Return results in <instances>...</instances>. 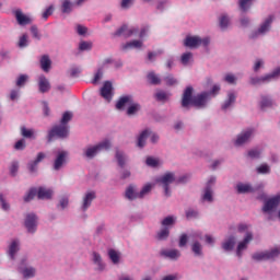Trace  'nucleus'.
<instances>
[{"instance_id": "46", "label": "nucleus", "mask_w": 280, "mask_h": 280, "mask_svg": "<svg viewBox=\"0 0 280 280\" xmlns=\"http://www.w3.org/2000/svg\"><path fill=\"white\" fill-rule=\"evenodd\" d=\"M34 275H36L35 268H25L23 270V277H25V279H30V278L34 277Z\"/></svg>"}, {"instance_id": "39", "label": "nucleus", "mask_w": 280, "mask_h": 280, "mask_svg": "<svg viewBox=\"0 0 280 280\" xmlns=\"http://www.w3.org/2000/svg\"><path fill=\"white\" fill-rule=\"evenodd\" d=\"M164 82L166 83V86H174L175 84H178V81L172 74L165 77Z\"/></svg>"}, {"instance_id": "41", "label": "nucleus", "mask_w": 280, "mask_h": 280, "mask_svg": "<svg viewBox=\"0 0 280 280\" xmlns=\"http://www.w3.org/2000/svg\"><path fill=\"white\" fill-rule=\"evenodd\" d=\"M109 259L113 261V264H117L119 261V254L115 249L108 250Z\"/></svg>"}, {"instance_id": "19", "label": "nucleus", "mask_w": 280, "mask_h": 280, "mask_svg": "<svg viewBox=\"0 0 280 280\" xmlns=\"http://www.w3.org/2000/svg\"><path fill=\"white\" fill-rule=\"evenodd\" d=\"M54 196V191L51 189L39 187L37 190V198L39 200H49Z\"/></svg>"}, {"instance_id": "47", "label": "nucleus", "mask_w": 280, "mask_h": 280, "mask_svg": "<svg viewBox=\"0 0 280 280\" xmlns=\"http://www.w3.org/2000/svg\"><path fill=\"white\" fill-rule=\"evenodd\" d=\"M203 200H207L208 202H213V192L211 191V188L207 187L206 191L203 194Z\"/></svg>"}, {"instance_id": "17", "label": "nucleus", "mask_w": 280, "mask_h": 280, "mask_svg": "<svg viewBox=\"0 0 280 280\" xmlns=\"http://www.w3.org/2000/svg\"><path fill=\"white\" fill-rule=\"evenodd\" d=\"M160 255L166 259L176 260L178 257H180V252L178 249H162Z\"/></svg>"}, {"instance_id": "18", "label": "nucleus", "mask_w": 280, "mask_h": 280, "mask_svg": "<svg viewBox=\"0 0 280 280\" xmlns=\"http://www.w3.org/2000/svg\"><path fill=\"white\" fill-rule=\"evenodd\" d=\"M38 88H39V93H48L49 89H51V84L49 83V80H47L45 75L39 77Z\"/></svg>"}, {"instance_id": "42", "label": "nucleus", "mask_w": 280, "mask_h": 280, "mask_svg": "<svg viewBox=\"0 0 280 280\" xmlns=\"http://www.w3.org/2000/svg\"><path fill=\"white\" fill-rule=\"evenodd\" d=\"M170 237V228H164L158 233L159 240H167Z\"/></svg>"}, {"instance_id": "15", "label": "nucleus", "mask_w": 280, "mask_h": 280, "mask_svg": "<svg viewBox=\"0 0 280 280\" xmlns=\"http://www.w3.org/2000/svg\"><path fill=\"white\" fill-rule=\"evenodd\" d=\"M95 198H97V196L95 195V191H88L85 194V196L83 197V203H82V211H86V209H89V207H91L93 200H95Z\"/></svg>"}, {"instance_id": "5", "label": "nucleus", "mask_w": 280, "mask_h": 280, "mask_svg": "<svg viewBox=\"0 0 280 280\" xmlns=\"http://www.w3.org/2000/svg\"><path fill=\"white\" fill-rule=\"evenodd\" d=\"M174 180H176V176L172 172L165 173L161 178L158 179V183L162 185L166 197L172 196V192L170 191V185H172Z\"/></svg>"}, {"instance_id": "60", "label": "nucleus", "mask_w": 280, "mask_h": 280, "mask_svg": "<svg viewBox=\"0 0 280 280\" xmlns=\"http://www.w3.org/2000/svg\"><path fill=\"white\" fill-rule=\"evenodd\" d=\"M14 150H25V139L19 140V141L14 144Z\"/></svg>"}, {"instance_id": "12", "label": "nucleus", "mask_w": 280, "mask_h": 280, "mask_svg": "<svg viewBox=\"0 0 280 280\" xmlns=\"http://www.w3.org/2000/svg\"><path fill=\"white\" fill-rule=\"evenodd\" d=\"M101 95L107 102H110L113 100V83H110V81H106L103 84V88L101 89Z\"/></svg>"}, {"instance_id": "26", "label": "nucleus", "mask_w": 280, "mask_h": 280, "mask_svg": "<svg viewBox=\"0 0 280 280\" xmlns=\"http://www.w3.org/2000/svg\"><path fill=\"white\" fill-rule=\"evenodd\" d=\"M150 137V130L145 129L143 130L140 136L138 137V148H144L145 147V139Z\"/></svg>"}, {"instance_id": "54", "label": "nucleus", "mask_w": 280, "mask_h": 280, "mask_svg": "<svg viewBox=\"0 0 280 280\" xmlns=\"http://www.w3.org/2000/svg\"><path fill=\"white\" fill-rule=\"evenodd\" d=\"M173 224H174V218L173 217H166L162 221V226H164V229H167V226H173Z\"/></svg>"}, {"instance_id": "22", "label": "nucleus", "mask_w": 280, "mask_h": 280, "mask_svg": "<svg viewBox=\"0 0 280 280\" xmlns=\"http://www.w3.org/2000/svg\"><path fill=\"white\" fill-rule=\"evenodd\" d=\"M272 21H273L272 15L267 18L262 23V25H260V27L258 28V34H266V32L270 30V25H272Z\"/></svg>"}, {"instance_id": "1", "label": "nucleus", "mask_w": 280, "mask_h": 280, "mask_svg": "<svg viewBox=\"0 0 280 280\" xmlns=\"http://www.w3.org/2000/svg\"><path fill=\"white\" fill-rule=\"evenodd\" d=\"M207 100H209V93L203 92L194 96V88L187 86L184 91L182 97L183 108H189V106H196V108H202L207 105Z\"/></svg>"}, {"instance_id": "16", "label": "nucleus", "mask_w": 280, "mask_h": 280, "mask_svg": "<svg viewBox=\"0 0 280 280\" xmlns=\"http://www.w3.org/2000/svg\"><path fill=\"white\" fill-rule=\"evenodd\" d=\"M14 16L19 23V25H30L32 23V19L25 14L20 9L14 11Z\"/></svg>"}, {"instance_id": "4", "label": "nucleus", "mask_w": 280, "mask_h": 280, "mask_svg": "<svg viewBox=\"0 0 280 280\" xmlns=\"http://www.w3.org/2000/svg\"><path fill=\"white\" fill-rule=\"evenodd\" d=\"M68 136H69V126L67 125L55 126L48 132V143H51L55 137H58L59 139H65Z\"/></svg>"}, {"instance_id": "9", "label": "nucleus", "mask_w": 280, "mask_h": 280, "mask_svg": "<svg viewBox=\"0 0 280 280\" xmlns=\"http://www.w3.org/2000/svg\"><path fill=\"white\" fill-rule=\"evenodd\" d=\"M253 242V233L247 232L244 240L238 243L237 248H236V255L237 257H242V250H246L248 248V244Z\"/></svg>"}, {"instance_id": "2", "label": "nucleus", "mask_w": 280, "mask_h": 280, "mask_svg": "<svg viewBox=\"0 0 280 280\" xmlns=\"http://www.w3.org/2000/svg\"><path fill=\"white\" fill-rule=\"evenodd\" d=\"M280 255V248L276 247L271 250L255 253L252 256L254 261H268V259H277Z\"/></svg>"}, {"instance_id": "62", "label": "nucleus", "mask_w": 280, "mask_h": 280, "mask_svg": "<svg viewBox=\"0 0 280 280\" xmlns=\"http://www.w3.org/2000/svg\"><path fill=\"white\" fill-rule=\"evenodd\" d=\"M186 218L189 220L191 218H198V211L189 209L186 211Z\"/></svg>"}, {"instance_id": "25", "label": "nucleus", "mask_w": 280, "mask_h": 280, "mask_svg": "<svg viewBox=\"0 0 280 280\" xmlns=\"http://www.w3.org/2000/svg\"><path fill=\"white\" fill-rule=\"evenodd\" d=\"M18 250H19V241H16V240L12 241L11 244L9 245V252H8L9 257L11 259H14Z\"/></svg>"}, {"instance_id": "8", "label": "nucleus", "mask_w": 280, "mask_h": 280, "mask_svg": "<svg viewBox=\"0 0 280 280\" xmlns=\"http://www.w3.org/2000/svg\"><path fill=\"white\" fill-rule=\"evenodd\" d=\"M67 156H69V152H67V151H59L57 153V156L54 162L55 172H58L59 170H61L62 165H65V163H67Z\"/></svg>"}, {"instance_id": "38", "label": "nucleus", "mask_w": 280, "mask_h": 280, "mask_svg": "<svg viewBox=\"0 0 280 280\" xmlns=\"http://www.w3.org/2000/svg\"><path fill=\"white\" fill-rule=\"evenodd\" d=\"M279 75H280V67L276 68L271 73L265 75L264 80H268V82H270V80L275 78H279Z\"/></svg>"}, {"instance_id": "57", "label": "nucleus", "mask_w": 280, "mask_h": 280, "mask_svg": "<svg viewBox=\"0 0 280 280\" xmlns=\"http://www.w3.org/2000/svg\"><path fill=\"white\" fill-rule=\"evenodd\" d=\"M31 33L33 34V38L40 40V33L38 32V27L36 25L31 27Z\"/></svg>"}, {"instance_id": "59", "label": "nucleus", "mask_w": 280, "mask_h": 280, "mask_svg": "<svg viewBox=\"0 0 280 280\" xmlns=\"http://www.w3.org/2000/svg\"><path fill=\"white\" fill-rule=\"evenodd\" d=\"M51 14H54V7H48L45 12L43 13V19H45V21H47V19H49V16H51Z\"/></svg>"}, {"instance_id": "61", "label": "nucleus", "mask_w": 280, "mask_h": 280, "mask_svg": "<svg viewBox=\"0 0 280 280\" xmlns=\"http://www.w3.org/2000/svg\"><path fill=\"white\" fill-rule=\"evenodd\" d=\"M260 154H261V152L259 150H257V149L250 150L248 152V156L250 159H259Z\"/></svg>"}, {"instance_id": "49", "label": "nucleus", "mask_w": 280, "mask_h": 280, "mask_svg": "<svg viewBox=\"0 0 280 280\" xmlns=\"http://www.w3.org/2000/svg\"><path fill=\"white\" fill-rule=\"evenodd\" d=\"M250 1H253V0H240V9L243 12H246L248 10V8H250Z\"/></svg>"}, {"instance_id": "32", "label": "nucleus", "mask_w": 280, "mask_h": 280, "mask_svg": "<svg viewBox=\"0 0 280 280\" xmlns=\"http://www.w3.org/2000/svg\"><path fill=\"white\" fill-rule=\"evenodd\" d=\"M231 104H235V94L232 92L228 94V100L222 105V110H226V108H230Z\"/></svg>"}, {"instance_id": "6", "label": "nucleus", "mask_w": 280, "mask_h": 280, "mask_svg": "<svg viewBox=\"0 0 280 280\" xmlns=\"http://www.w3.org/2000/svg\"><path fill=\"white\" fill-rule=\"evenodd\" d=\"M185 47H190V49H194L196 47H200V45H203V47H207L209 45V38H200L198 36H187L184 40Z\"/></svg>"}, {"instance_id": "30", "label": "nucleus", "mask_w": 280, "mask_h": 280, "mask_svg": "<svg viewBox=\"0 0 280 280\" xmlns=\"http://www.w3.org/2000/svg\"><path fill=\"white\" fill-rule=\"evenodd\" d=\"M139 110H141V105H139V103L132 102L131 104H129V107L127 108V115L129 116L137 115Z\"/></svg>"}, {"instance_id": "43", "label": "nucleus", "mask_w": 280, "mask_h": 280, "mask_svg": "<svg viewBox=\"0 0 280 280\" xmlns=\"http://www.w3.org/2000/svg\"><path fill=\"white\" fill-rule=\"evenodd\" d=\"M155 98L158 102H165V100H170V94L164 91H160L155 94Z\"/></svg>"}, {"instance_id": "35", "label": "nucleus", "mask_w": 280, "mask_h": 280, "mask_svg": "<svg viewBox=\"0 0 280 280\" xmlns=\"http://www.w3.org/2000/svg\"><path fill=\"white\" fill-rule=\"evenodd\" d=\"M116 159H117L118 165L120 167H124V165H126V156H124V152L117 150L116 151Z\"/></svg>"}, {"instance_id": "10", "label": "nucleus", "mask_w": 280, "mask_h": 280, "mask_svg": "<svg viewBox=\"0 0 280 280\" xmlns=\"http://www.w3.org/2000/svg\"><path fill=\"white\" fill-rule=\"evenodd\" d=\"M24 224L28 233H36V224H37L36 214L34 213L27 214Z\"/></svg>"}, {"instance_id": "29", "label": "nucleus", "mask_w": 280, "mask_h": 280, "mask_svg": "<svg viewBox=\"0 0 280 280\" xmlns=\"http://www.w3.org/2000/svg\"><path fill=\"white\" fill-rule=\"evenodd\" d=\"M147 80L149 83L153 84L154 86L161 84V78L154 72H149L147 75Z\"/></svg>"}, {"instance_id": "44", "label": "nucleus", "mask_w": 280, "mask_h": 280, "mask_svg": "<svg viewBox=\"0 0 280 280\" xmlns=\"http://www.w3.org/2000/svg\"><path fill=\"white\" fill-rule=\"evenodd\" d=\"M21 135L25 139H32V137L34 136V131L32 129H27L25 127H22L21 128Z\"/></svg>"}, {"instance_id": "27", "label": "nucleus", "mask_w": 280, "mask_h": 280, "mask_svg": "<svg viewBox=\"0 0 280 280\" xmlns=\"http://www.w3.org/2000/svg\"><path fill=\"white\" fill-rule=\"evenodd\" d=\"M223 250H233L235 248V236H230L224 243H222Z\"/></svg>"}, {"instance_id": "52", "label": "nucleus", "mask_w": 280, "mask_h": 280, "mask_svg": "<svg viewBox=\"0 0 280 280\" xmlns=\"http://www.w3.org/2000/svg\"><path fill=\"white\" fill-rule=\"evenodd\" d=\"M27 74H21L16 80V86H25V82H27Z\"/></svg>"}, {"instance_id": "51", "label": "nucleus", "mask_w": 280, "mask_h": 280, "mask_svg": "<svg viewBox=\"0 0 280 280\" xmlns=\"http://www.w3.org/2000/svg\"><path fill=\"white\" fill-rule=\"evenodd\" d=\"M220 27L221 30H226L229 27V16L222 15L220 18Z\"/></svg>"}, {"instance_id": "33", "label": "nucleus", "mask_w": 280, "mask_h": 280, "mask_svg": "<svg viewBox=\"0 0 280 280\" xmlns=\"http://www.w3.org/2000/svg\"><path fill=\"white\" fill-rule=\"evenodd\" d=\"M36 194H38V190H36V188H31L24 196V202H31V200H34V198H36Z\"/></svg>"}, {"instance_id": "50", "label": "nucleus", "mask_w": 280, "mask_h": 280, "mask_svg": "<svg viewBox=\"0 0 280 280\" xmlns=\"http://www.w3.org/2000/svg\"><path fill=\"white\" fill-rule=\"evenodd\" d=\"M194 55L191 52H185L182 55L180 62L182 65H189L190 58H192Z\"/></svg>"}, {"instance_id": "11", "label": "nucleus", "mask_w": 280, "mask_h": 280, "mask_svg": "<svg viewBox=\"0 0 280 280\" xmlns=\"http://www.w3.org/2000/svg\"><path fill=\"white\" fill-rule=\"evenodd\" d=\"M279 203H280V197H278V195L275 196L273 198L268 199L267 201H265V205L262 207L264 213H268L273 209H277V207H279Z\"/></svg>"}, {"instance_id": "55", "label": "nucleus", "mask_w": 280, "mask_h": 280, "mask_svg": "<svg viewBox=\"0 0 280 280\" xmlns=\"http://www.w3.org/2000/svg\"><path fill=\"white\" fill-rule=\"evenodd\" d=\"M261 108H268L270 106H272V100L264 96L260 103Z\"/></svg>"}, {"instance_id": "13", "label": "nucleus", "mask_w": 280, "mask_h": 280, "mask_svg": "<svg viewBox=\"0 0 280 280\" xmlns=\"http://www.w3.org/2000/svg\"><path fill=\"white\" fill-rule=\"evenodd\" d=\"M253 129H247L246 131H243L241 135H238L235 145H244V143H247V141L250 140V137H253Z\"/></svg>"}, {"instance_id": "64", "label": "nucleus", "mask_w": 280, "mask_h": 280, "mask_svg": "<svg viewBox=\"0 0 280 280\" xmlns=\"http://www.w3.org/2000/svg\"><path fill=\"white\" fill-rule=\"evenodd\" d=\"M225 82H228V84H235V75L233 74H226L224 78Z\"/></svg>"}, {"instance_id": "40", "label": "nucleus", "mask_w": 280, "mask_h": 280, "mask_svg": "<svg viewBox=\"0 0 280 280\" xmlns=\"http://www.w3.org/2000/svg\"><path fill=\"white\" fill-rule=\"evenodd\" d=\"M71 119H73V114H71V112H66L62 115L61 125L67 126V124H69V121H71Z\"/></svg>"}, {"instance_id": "3", "label": "nucleus", "mask_w": 280, "mask_h": 280, "mask_svg": "<svg viewBox=\"0 0 280 280\" xmlns=\"http://www.w3.org/2000/svg\"><path fill=\"white\" fill-rule=\"evenodd\" d=\"M109 148H110V141L105 140L94 147L86 148L84 150V156H86V159H94L97 155V152H102V150H108Z\"/></svg>"}, {"instance_id": "14", "label": "nucleus", "mask_w": 280, "mask_h": 280, "mask_svg": "<svg viewBox=\"0 0 280 280\" xmlns=\"http://www.w3.org/2000/svg\"><path fill=\"white\" fill-rule=\"evenodd\" d=\"M132 104V96L131 95H124L120 96L116 103L117 110H124L126 106H130Z\"/></svg>"}, {"instance_id": "24", "label": "nucleus", "mask_w": 280, "mask_h": 280, "mask_svg": "<svg viewBox=\"0 0 280 280\" xmlns=\"http://www.w3.org/2000/svg\"><path fill=\"white\" fill-rule=\"evenodd\" d=\"M143 47V42L139 39H133L122 46V49H141Z\"/></svg>"}, {"instance_id": "34", "label": "nucleus", "mask_w": 280, "mask_h": 280, "mask_svg": "<svg viewBox=\"0 0 280 280\" xmlns=\"http://www.w3.org/2000/svg\"><path fill=\"white\" fill-rule=\"evenodd\" d=\"M93 261L98 266V270H104V264H102V256L97 253H93Z\"/></svg>"}, {"instance_id": "36", "label": "nucleus", "mask_w": 280, "mask_h": 280, "mask_svg": "<svg viewBox=\"0 0 280 280\" xmlns=\"http://www.w3.org/2000/svg\"><path fill=\"white\" fill-rule=\"evenodd\" d=\"M81 51H91L93 49V43L91 42H81L79 45Z\"/></svg>"}, {"instance_id": "37", "label": "nucleus", "mask_w": 280, "mask_h": 280, "mask_svg": "<svg viewBox=\"0 0 280 280\" xmlns=\"http://www.w3.org/2000/svg\"><path fill=\"white\" fill-rule=\"evenodd\" d=\"M152 191V184H147L143 186L140 192H138L139 198L148 196V192Z\"/></svg>"}, {"instance_id": "53", "label": "nucleus", "mask_w": 280, "mask_h": 280, "mask_svg": "<svg viewBox=\"0 0 280 280\" xmlns=\"http://www.w3.org/2000/svg\"><path fill=\"white\" fill-rule=\"evenodd\" d=\"M145 163L149 167H158L159 166V160H156L152 156L147 158Z\"/></svg>"}, {"instance_id": "31", "label": "nucleus", "mask_w": 280, "mask_h": 280, "mask_svg": "<svg viewBox=\"0 0 280 280\" xmlns=\"http://www.w3.org/2000/svg\"><path fill=\"white\" fill-rule=\"evenodd\" d=\"M191 250L196 257H202V245L200 242L192 243Z\"/></svg>"}, {"instance_id": "48", "label": "nucleus", "mask_w": 280, "mask_h": 280, "mask_svg": "<svg viewBox=\"0 0 280 280\" xmlns=\"http://www.w3.org/2000/svg\"><path fill=\"white\" fill-rule=\"evenodd\" d=\"M28 45V42H27V34H23L20 39H19V43H18V46L23 49L24 47H27Z\"/></svg>"}, {"instance_id": "63", "label": "nucleus", "mask_w": 280, "mask_h": 280, "mask_svg": "<svg viewBox=\"0 0 280 280\" xmlns=\"http://www.w3.org/2000/svg\"><path fill=\"white\" fill-rule=\"evenodd\" d=\"M187 246V234H182L179 237V248Z\"/></svg>"}, {"instance_id": "56", "label": "nucleus", "mask_w": 280, "mask_h": 280, "mask_svg": "<svg viewBox=\"0 0 280 280\" xmlns=\"http://www.w3.org/2000/svg\"><path fill=\"white\" fill-rule=\"evenodd\" d=\"M16 172H19V162H12L10 167L11 176H16Z\"/></svg>"}, {"instance_id": "7", "label": "nucleus", "mask_w": 280, "mask_h": 280, "mask_svg": "<svg viewBox=\"0 0 280 280\" xmlns=\"http://www.w3.org/2000/svg\"><path fill=\"white\" fill-rule=\"evenodd\" d=\"M135 34H139V28L130 27L128 25H122L121 28H118L115 33V36H124L125 38H130V36H135Z\"/></svg>"}, {"instance_id": "58", "label": "nucleus", "mask_w": 280, "mask_h": 280, "mask_svg": "<svg viewBox=\"0 0 280 280\" xmlns=\"http://www.w3.org/2000/svg\"><path fill=\"white\" fill-rule=\"evenodd\" d=\"M0 202L3 211H10V203L5 202V199L3 198V194H0Z\"/></svg>"}, {"instance_id": "20", "label": "nucleus", "mask_w": 280, "mask_h": 280, "mask_svg": "<svg viewBox=\"0 0 280 280\" xmlns=\"http://www.w3.org/2000/svg\"><path fill=\"white\" fill-rule=\"evenodd\" d=\"M40 68L46 73H48V71L51 69V59H49V56H47V55L42 56V58H40Z\"/></svg>"}, {"instance_id": "21", "label": "nucleus", "mask_w": 280, "mask_h": 280, "mask_svg": "<svg viewBox=\"0 0 280 280\" xmlns=\"http://www.w3.org/2000/svg\"><path fill=\"white\" fill-rule=\"evenodd\" d=\"M61 12L62 14H71V12H73V2H71V0H62Z\"/></svg>"}, {"instance_id": "45", "label": "nucleus", "mask_w": 280, "mask_h": 280, "mask_svg": "<svg viewBox=\"0 0 280 280\" xmlns=\"http://www.w3.org/2000/svg\"><path fill=\"white\" fill-rule=\"evenodd\" d=\"M256 171L257 174H270V166L268 164H261Z\"/></svg>"}, {"instance_id": "23", "label": "nucleus", "mask_w": 280, "mask_h": 280, "mask_svg": "<svg viewBox=\"0 0 280 280\" xmlns=\"http://www.w3.org/2000/svg\"><path fill=\"white\" fill-rule=\"evenodd\" d=\"M237 194H253L255 189L249 184H237L236 185Z\"/></svg>"}, {"instance_id": "28", "label": "nucleus", "mask_w": 280, "mask_h": 280, "mask_svg": "<svg viewBox=\"0 0 280 280\" xmlns=\"http://www.w3.org/2000/svg\"><path fill=\"white\" fill-rule=\"evenodd\" d=\"M125 198H127V200H137V198H139V192H135V187L129 186L126 189Z\"/></svg>"}]
</instances>
